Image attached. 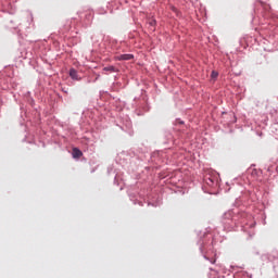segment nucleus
I'll return each mask as SVG.
<instances>
[{
	"instance_id": "obj_1",
	"label": "nucleus",
	"mask_w": 278,
	"mask_h": 278,
	"mask_svg": "<svg viewBox=\"0 0 278 278\" xmlns=\"http://www.w3.org/2000/svg\"><path fill=\"white\" fill-rule=\"evenodd\" d=\"M117 60H119V61L134 60V55L132 54H121L117 56Z\"/></svg>"
},
{
	"instance_id": "obj_2",
	"label": "nucleus",
	"mask_w": 278,
	"mask_h": 278,
	"mask_svg": "<svg viewBox=\"0 0 278 278\" xmlns=\"http://www.w3.org/2000/svg\"><path fill=\"white\" fill-rule=\"evenodd\" d=\"M70 77H72V79L79 80V77L77 76V70L75 68L70 70Z\"/></svg>"
},
{
	"instance_id": "obj_3",
	"label": "nucleus",
	"mask_w": 278,
	"mask_h": 278,
	"mask_svg": "<svg viewBox=\"0 0 278 278\" xmlns=\"http://www.w3.org/2000/svg\"><path fill=\"white\" fill-rule=\"evenodd\" d=\"M81 155H84V153L81 152V150L74 148L73 149V157H81Z\"/></svg>"
},
{
	"instance_id": "obj_4",
	"label": "nucleus",
	"mask_w": 278,
	"mask_h": 278,
	"mask_svg": "<svg viewBox=\"0 0 278 278\" xmlns=\"http://www.w3.org/2000/svg\"><path fill=\"white\" fill-rule=\"evenodd\" d=\"M103 71L109 72V73H118V70L112 65L103 67Z\"/></svg>"
},
{
	"instance_id": "obj_5",
	"label": "nucleus",
	"mask_w": 278,
	"mask_h": 278,
	"mask_svg": "<svg viewBox=\"0 0 278 278\" xmlns=\"http://www.w3.org/2000/svg\"><path fill=\"white\" fill-rule=\"evenodd\" d=\"M211 77H212L213 79H216V77H218V73H217V72H212Z\"/></svg>"
},
{
	"instance_id": "obj_6",
	"label": "nucleus",
	"mask_w": 278,
	"mask_h": 278,
	"mask_svg": "<svg viewBox=\"0 0 278 278\" xmlns=\"http://www.w3.org/2000/svg\"><path fill=\"white\" fill-rule=\"evenodd\" d=\"M150 25H155V20H152L151 22H150Z\"/></svg>"
}]
</instances>
